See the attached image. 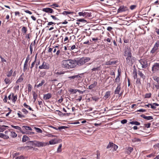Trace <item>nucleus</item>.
Masks as SVG:
<instances>
[{"label": "nucleus", "mask_w": 159, "mask_h": 159, "mask_svg": "<svg viewBox=\"0 0 159 159\" xmlns=\"http://www.w3.org/2000/svg\"><path fill=\"white\" fill-rule=\"evenodd\" d=\"M76 62L71 59L63 60L61 61V66L66 69H71L76 66Z\"/></svg>", "instance_id": "f257e3e1"}, {"label": "nucleus", "mask_w": 159, "mask_h": 159, "mask_svg": "<svg viewBox=\"0 0 159 159\" xmlns=\"http://www.w3.org/2000/svg\"><path fill=\"white\" fill-rule=\"evenodd\" d=\"M90 58L89 57H82L79 59L74 60L76 62V66L77 65L79 66H81L90 61Z\"/></svg>", "instance_id": "f03ea898"}, {"label": "nucleus", "mask_w": 159, "mask_h": 159, "mask_svg": "<svg viewBox=\"0 0 159 159\" xmlns=\"http://www.w3.org/2000/svg\"><path fill=\"white\" fill-rule=\"evenodd\" d=\"M93 62L94 63V67L91 69V70L92 72L98 71L100 70L102 68V67L101 65V61L100 60L95 61L94 60Z\"/></svg>", "instance_id": "7ed1b4c3"}, {"label": "nucleus", "mask_w": 159, "mask_h": 159, "mask_svg": "<svg viewBox=\"0 0 159 159\" xmlns=\"http://www.w3.org/2000/svg\"><path fill=\"white\" fill-rule=\"evenodd\" d=\"M126 62L127 64L130 65H132L135 61V58L132 56V55L127 57L126 58Z\"/></svg>", "instance_id": "20e7f679"}, {"label": "nucleus", "mask_w": 159, "mask_h": 159, "mask_svg": "<svg viewBox=\"0 0 159 159\" xmlns=\"http://www.w3.org/2000/svg\"><path fill=\"white\" fill-rule=\"evenodd\" d=\"M139 61L142 68H146L148 66V61L147 59H141Z\"/></svg>", "instance_id": "39448f33"}, {"label": "nucleus", "mask_w": 159, "mask_h": 159, "mask_svg": "<svg viewBox=\"0 0 159 159\" xmlns=\"http://www.w3.org/2000/svg\"><path fill=\"white\" fill-rule=\"evenodd\" d=\"M29 142L32 144L33 146L35 147H40L45 145L43 143L37 141H30Z\"/></svg>", "instance_id": "423d86ee"}, {"label": "nucleus", "mask_w": 159, "mask_h": 159, "mask_svg": "<svg viewBox=\"0 0 159 159\" xmlns=\"http://www.w3.org/2000/svg\"><path fill=\"white\" fill-rule=\"evenodd\" d=\"M159 47V41H157L154 44L153 47L151 51L150 52L152 54L157 53L158 48Z\"/></svg>", "instance_id": "0eeeda50"}, {"label": "nucleus", "mask_w": 159, "mask_h": 159, "mask_svg": "<svg viewBox=\"0 0 159 159\" xmlns=\"http://www.w3.org/2000/svg\"><path fill=\"white\" fill-rule=\"evenodd\" d=\"M152 70L154 73L159 72V63H154L152 66Z\"/></svg>", "instance_id": "6e6552de"}, {"label": "nucleus", "mask_w": 159, "mask_h": 159, "mask_svg": "<svg viewBox=\"0 0 159 159\" xmlns=\"http://www.w3.org/2000/svg\"><path fill=\"white\" fill-rule=\"evenodd\" d=\"M39 68L41 69H48L49 68V64L43 61V62L42 64L41 65H40L39 66Z\"/></svg>", "instance_id": "1a4fd4ad"}, {"label": "nucleus", "mask_w": 159, "mask_h": 159, "mask_svg": "<svg viewBox=\"0 0 159 159\" xmlns=\"http://www.w3.org/2000/svg\"><path fill=\"white\" fill-rule=\"evenodd\" d=\"M124 55L125 56L128 57L132 55L131 50L129 48L127 47L125 49Z\"/></svg>", "instance_id": "9d476101"}, {"label": "nucleus", "mask_w": 159, "mask_h": 159, "mask_svg": "<svg viewBox=\"0 0 159 159\" xmlns=\"http://www.w3.org/2000/svg\"><path fill=\"white\" fill-rule=\"evenodd\" d=\"M61 141V140L60 139H54L50 141L49 143L50 144H54L60 143Z\"/></svg>", "instance_id": "9b49d317"}, {"label": "nucleus", "mask_w": 159, "mask_h": 159, "mask_svg": "<svg viewBox=\"0 0 159 159\" xmlns=\"http://www.w3.org/2000/svg\"><path fill=\"white\" fill-rule=\"evenodd\" d=\"M127 10V8L126 6H120L117 10V12L120 13L125 11Z\"/></svg>", "instance_id": "f8f14e48"}, {"label": "nucleus", "mask_w": 159, "mask_h": 159, "mask_svg": "<svg viewBox=\"0 0 159 159\" xmlns=\"http://www.w3.org/2000/svg\"><path fill=\"white\" fill-rule=\"evenodd\" d=\"M21 129L24 131L27 132L28 130H32V129L30 126L27 125H23L22 126Z\"/></svg>", "instance_id": "ddd939ff"}, {"label": "nucleus", "mask_w": 159, "mask_h": 159, "mask_svg": "<svg viewBox=\"0 0 159 159\" xmlns=\"http://www.w3.org/2000/svg\"><path fill=\"white\" fill-rule=\"evenodd\" d=\"M80 77V76L79 75H77L69 76L68 77V78L70 80H71L72 81H74L75 80H77Z\"/></svg>", "instance_id": "4468645a"}, {"label": "nucleus", "mask_w": 159, "mask_h": 159, "mask_svg": "<svg viewBox=\"0 0 159 159\" xmlns=\"http://www.w3.org/2000/svg\"><path fill=\"white\" fill-rule=\"evenodd\" d=\"M78 15L79 16H82L83 17H87L89 16V13L83 11L79 12Z\"/></svg>", "instance_id": "2eb2a0df"}, {"label": "nucleus", "mask_w": 159, "mask_h": 159, "mask_svg": "<svg viewBox=\"0 0 159 159\" xmlns=\"http://www.w3.org/2000/svg\"><path fill=\"white\" fill-rule=\"evenodd\" d=\"M117 61H113L110 60L108 61H107L105 63V64L106 65H114L117 63Z\"/></svg>", "instance_id": "dca6fc26"}, {"label": "nucleus", "mask_w": 159, "mask_h": 159, "mask_svg": "<svg viewBox=\"0 0 159 159\" xmlns=\"http://www.w3.org/2000/svg\"><path fill=\"white\" fill-rule=\"evenodd\" d=\"M42 10L44 12L51 13H52L53 12V11L52 9L48 7L44 8Z\"/></svg>", "instance_id": "f3484780"}, {"label": "nucleus", "mask_w": 159, "mask_h": 159, "mask_svg": "<svg viewBox=\"0 0 159 159\" xmlns=\"http://www.w3.org/2000/svg\"><path fill=\"white\" fill-rule=\"evenodd\" d=\"M11 126L12 128L18 130H19L20 132L22 133L23 134H25V132L24 131L22 130L21 128L19 126H14L13 125H11Z\"/></svg>", "instance_id": "a211bd4d"}, {"label": "nucleus", "mask_w": 159, "mask_h": 159, "mask_svg": "<svg viewBox=\"0 0 159 159\" xmlns=\"http://www.w3.org/2000/svg\"><path fill=\"white\" fill-rule=\"evenodd\" d=\"M11 95H12L11 100L12 102L15 103L17 99V96L16 95H15L13 93H11Z\"/></svg>", "instance_id": "6ab92c4d"}, {"label": "nucleus", "mask_w": 159, "mask_h": 159, "mask_svg": "<svg viewBox=\"0 0 159 159\" xmlns=\"http://www.w3.org/2000/svg\"><path fill=\"white\" fill-rule=\"evenodd\" d=\"M120 90V84H118L117 87L116 88L115 91V93L119 94Z\"/></svg>", "instance_id": "aec40b11"}, {"label": "nucleus", "mask_w": 159, "mask_h": 159, "mask_svg": "<svg viewBox=\"0 0 159 159\" xmlns=\"http://www.w3.org/2000/svg\"><path fill=\"white\" fill-rule=\"evenodd\" d=\"M113 147H114L115 148L116 147V148H118V146L113 143H111L110 142L107 146V148H112Z\"/></svg>", "instance_id": "412c9836"}, {"label": "nucleus", "mask_w": 159, "mask_h": 159, "mask_svg": "<svg viewBox=\"0 0 159 159\" xmlns=\"http://www.w3.org/2000/svg\"><path fill=\"white\" fill-rule=\"evenodd\" d=\"M52 97V95L50 93L44 94L43 96V99L45 100H48L50 99Z\"/></svg>", "instance_id": "4be33fe9"}, {"label": "nucleus", "mask_w": 159, "mask_h": 159, "mask_svg": "<svg viewBox=\"0 0 159 159\" xmlns=\"http://www.w3.org/2000/svg\"><path fill=\"white\" fill-rule=\"evenodd\" d=\"M141 116L144 119H146L148 120H151L153 119L152 117V116H146L143 114L141 115Z\"/></svg>", "instance_id": "5701e85b"}, {"label": "nucleus", "mask_w": 159, "mask_h": 159, "mask_svg": "<svg viewBox=\"0 0 159 159\" xmlns=\"http://www.w3.org/2000/svg\"><path fill=\"white\" fill-rule=\"evenodd\" d=\"M24 75V74L23 73H22L19 78L17 80L16 83H20L22 82L24 80V78L23 77Z\"/></svg>", "instance_id": "b1692460"}, {"label": "nucleus", "mask_w": 159, "mask_h": 159, "mask_svg": "<svg viewBox=\"0 0 159 159\" xmlns=\"http://www.w3.org/2000/svg\"><path fill=\"white\" fill-rule=\"evenodd\" d=\"M97 85V82L94 81V83L90 85L89 87V89H91L94 88Z\"/></svg>", "instance_id": "393cba45"}, {"label": "nucleus", "mask_w": 159, "mask_h": 159, "mask_svg": "<svg viewBox=\"0 0 159 159\" xmlns=\"http://www.w3.org/2000/svg\"><path fill=\"white\" fill-rule=\"evenodd\" d=\"M138 74L142 79L143 80L145 79L146 77L145 76L141 71H139L138 72Z\"/></svg>", "instance_id": "a878e982"}, {"label": "nucleus", "mask_w": 159, "mask_h": 159, "mask_svg": "<svg viewBox=\"0 0 159 159\" xmlns=\"http://www.w3.org/2000/svg\"><path fill=\"white\" fill-rule=\"evenodd\" d=\"M11 137L13 138L16 137L17 135L16 134L14 131H10V133Z\"/></svg>", "instance_id": "bb28decb"}, {"label": "nucleus", "mask_w": 159, "mask_h": 159, "mask_svg": "<svg viewBox=\"0 0 159 159\" xmlns=\"http://www.w3.org/2000/svg\"><path fill=\"white\" fill-rule=\"evenodd\" d=\"M29 138L26 135H24L22 139V141L23 142H25L29 140Z\"/></svg>", "instance_id": "cd10ccee"}, {"label": "nucleus", "mask_w": 159, "mask_h": 159, "mask_svg": "<svg viewBox=\"0 0 159 159\" xmlns=\"http://www.w3.org/2000/svg\"><path fill=\"white\" fill-rule=\"evenodd\" d=\"M110 91H108L106 92L104 96V98L106 99L110 95Z\"/></svg>", "instance_id": "c85d7f7f"}, {"label": "nucleus", "mask_w": 159, "mask_h": 159, "mask_svg": "<svg viewBox=\"0 0 159 159\" xmlns=\"http://www.w3.org/2000/svg\"><path fill=\"white\" fill-rule=\"evenodd\" d=\"M28 63H25L24 65L23 70L24 72H25L28 69Z\"/></svg>", "instance_id": "c756f323"}, {"label": "nucleus", "mask_w": 159, "mask_h": 159, "mask_svg": "<svg viewBox=\"0 0 159 159\" xmlns=\"http://www.w3.org/2000/svg\"><path fill=\"white\" fill-rule=\"evenodd\" d=\"M120 74L119 73L117 76L116 79H115V82L118 83V84H120L119 83L120 81V78L119 77Z\"/></svg>", "instance_id": "7c9ffc66"}, {"label": "nucleus", "mask_w": 159, "mask_h": 159, "mask_svg": "<svg viewBox=\"0 0 159 159\" xmlns=\"http://www.w3.org/2000/svg\"><path fill=\"white\" fill-rule=\"evenodd\" d=\"M73 12L71 11H64L61 14L64 15H66L69 14H73Z\"/></svg>", "instance_id": "2f4dec72"}, {"label": "nucleus", "mask_w": 159, "mask_h": 159, "mask_svg": "<svg viewBox=\"0 0 159 159\" xmlns=\"http://www.w3.org/2000/svg\"><path fill=\"white\" fill-rule=\"evenodd\" d=\"M4 81L6 84H9L11 82V80L8 78H6L5 79Z\"/></svg>", "instance_id": "473e14b6"}, {"label": "nucleus", "mask_w": 159, "mask_h": 159, "mask_svg": "<svg viewBox=\"0 0 159 159\" xmlns=\"http://www.w3.org/2000/svg\"><path fill=\"white\" fill-rule=\"evenodd\" d=\"M136 84L137 86H139L141 84V83L140 81V79L139 78H137L136 82Z\"/></svg>", "instance_id": "72a5a7b5"}, {"label": "nucleus", "mask_w": 159, "mask_h": 159, "mask_svg": "<svg viewBox=\"0 0 159 159\" xmlns=\"http://www.w3.org/2000/svg\"><path fill=\"white\" fill-rule=\"evenodd\" d=\"M36 57H37V55H36V56H35V60L32 63V64H31V66H30V67L31 69V70H32V68L34 67V66L35 65V61H36Z\"/></svg>", "instance_id": "f704fd0d"}, {"label": "nucleus", "mask_w": 159, "mask_h": 159, "mask_svg": "<svg viewBox=\"0 0 159 159\" xmlns=\"http://www.w3.org/2000/svg\"><path fill=\"white\" fill-rule=\"evenodd\" d=\"M130 123L131 124L134 125H140V123L138 122L135 121H132L130 122Z\"/></svg>", "instance_id": "c9c22d12"}, {"label": "nucleus", "mask_w": 159, "mask_h": 159, "mask_svg": "<svg viewBox=\"0 0 159 159\" xmlns=\"http://www.w3.org/2000/svg\"><path fill=\"white\" fill-rule=\"evenodd\" d=\"M133 150V148H132V147L128 148L127 149V153L128 154H129L131 153V152H132Z\"/></svg>", "instance_id": "e433bc0d"}, {"label": "nucleus", "mask_w": 159, "mask_h": 159, "mask_svg": "<svg viewBox=\"0 0 159 159\" xmlns=\"http://www.w3.org/2000/svg\"><path fill=\"white\" fill-rule=\"evenodd\" d=\"M153 79L154 80L157 82V83H159V77L157 76H154L153 77Z\"/></svg>", "instance_id": "4c0bfd02"}, {"label": "nucleus", "mask_w": 159, "mask_h": 159, "mask_svg": "<svg viewBox=\"0 0 159 159\" xmlns=\"http://www.w3.org/2000/svg\"><path fill=\"white\" fill-rule=\"evenodd\" d=\"M34 129H35L37 132L39 133H42V131L41 130V129L38 128H37L36 127H34Z\"/></svg>", "instance_id": "58836bf2"}, {"label": "nucleus", "mask_w": 159, "mask_h": 159, "mask_svg": "<svg viewBox=\"0 0 159 159\" xmlns=\"http://www.w3.org/2000/svg\"><path fill=\"white\" fill-rule=\"evenodd\" d=\"M45 83V81L44 80H41V83L37 85L36 86L37 87H39L42 86Z\"/></svg>", "instance_id": "ea45409f"}, {"label": "nucleus", "mask_w": 159, "mask_h": 159, "mask_svg": "<svg viewBox=\"0 0 159 159\" xmlns=\"http://www.w3.org/2000/svg\"><path fill=\"white\" fill-rule=\"evenodd\" d=\"M56 24V23L52 22H49L48 23L47 25L48 26L46 27V28H48L49 27L48 26H50V25H52V26H53L52 25H55Z\"/></svg>", "instance_id": "a19ab883"}, {"label": "nucleus", "mask_w": 159, "mask_h": 159, "mask_svg": "<svg viewBox=\"0 0 159 159\" xmlns=\"http://www.w3.org/2000/svg\"><path fill=\"white\" fill-rule=\"evenodd\" d=\"M62 147V144H60L57 148V152H60L61 151V148Z\"/></svg>", "instance_id": "79ce46f5"}, {"label": "nucleus", "mask_w": 159, "mask_h": 159, "mask_svg": "<svg viewBox=\"0 0 159 159\" xmlns=\"http://www.w3.org/2000/svg\"><path fill=\"white\" fill-rule=\"evenodd\" d=\"M30 60V58L29 56L28 55L26 58V60H25V63H28L29 62V63H30V61H29Z\"/></svg>", "instance_id": "37998d69"}, {"label": "nucleus", "mask_w": 159, "mask_h": 159, "mask_svg": "<svg viewBox=\"0 0 159 159\" xmlns=\"http://www.w3.org/2000/svg\"><path fill=\"white\" fill-rule=\"evenodd\" d=\"M12 73L13 71L12 70H11L9 72L7 73V76L8 77H10L12 75Z\"/></svg>", "instance_id": "c03bdc74"}, {"label": "nucleus", "mask_w": 159, "mask_h": 159, "mask_svg": "<svg viewBox=\"0 0 159 159\" xmlns=\"http://www.w3.org/2000/svg\"><path fill=\"white\" fill-rule=\"evenodd\" d=\"M23 33H24V34H25L27 30V28L25 27H23L21 30Z\"/></svg>", "instance_id": "a18cd8bd"}, {"label": "nucleus", "mask_w": 159, "mask_h": 159, "mask_svg": "<svg viewBox=\"0 0 159 159\" xmlns=\"http://www.w3.org/2000/svg\"><path fill=\"white\" fill-rule=\"evenodd\" d=\"M24 106L27 108L29 109L30 110H32V109L29 105L26 104L25 103H24Z\"/></svg>", "instance_id": "49530a36"}, {"label": "nucleus", "mask_w": 159, "mask_h": 159, "mask_svg": "<svg viewBox=\"0 0 159 159\" xmlns=\"http://www.w3.org/2000/svg\"><path fill=\"white\" fill-rule=\"evenodd\" d=\"M133 75L134 78L136 79L137 77V72L136 70H134L133 71Z\"/></svg>", "instance_id": "de8ad7c7"}, {"label": "nucleus", "mask_w": 159, "mask_h": 159, "mask_svg": "<svg viewBox=\"0 0 159 159\" xmlns=\"http://www.w3.org/2000/svg\"><path fill=\"white\" fill-rule=\"evenodd\" d=\"M50 6L51 7L54 8H55V7H59V5L56 3H54L53 4L51 5Z\"/></svg>", "instance_id": "09e8293b"}, {"label": "nucleus", "mask_w": 159, "mask_h": 159, "mask_svg": "<svg viewBox=\"0 0 159 159\" xmlns=\"http://www.w3.org/2000/svg\"><path fill=\"white\" fill-rule=\"evenodd\" d=\"M32 86L30 84H29L28 85V91L29 92L31 91L32 90Z\"/></svg>", "instance_id": "8fccbe9b"}, {"label": "nucleus", "mask_w": 159, "mask_h": 159, "mask_svg": "<svg viewBox=\"0 0 159 159\" xmlns=\"http://www.w3.org/2000/svg\"><path fill=\"white\" fill-rule=\"evenodd\" d=\"M33 98L34 99V101H35L36 100V99L37 98V94L35 92H33Z\"/></svg>", "instance_id": "3c124183"}, {"label": "nucleus", "mask_w": 159, "mask_h": 159, "mask_svg": "<svg viewBox=\"0 0 159 159\" xmlns=\"http://www.w3.org/2000/svg\"><path fill=\"white\" fill-rule=\"evenodd\" d=\"M17 115H18L19 117H25V116L23 115H22L21 112H20V111H19L17 113Z\"/></svg>", "instance_id": "603ef678"}, {"label": "nucleus", "mask_w": 159, "mask_h": 159, "mask_svg": "<svg viewBox=\"0 0 159 159\" xmlns=\"http://www.w3.org/2000/svg\"><path fill=\"white\" fill-rule=\"evenodd\" d=\"M151 96V93H146L145 95V98H150Z\"/></svg>", "instance_id": "864d4df0"}, {"label": "nucleus", "mask_w": 159, "mask_h": 159, "mask_svg": "<svg viewBox=\"0 0 159 159\" xmlns=\"http://www.w3.org/2000/svg\"><path fill=\"white\" fill-rule=\"evenodd\" d=\"M56 112H58L57 114L61 116H62L63 113L59 110H56Z\"/></svg>", "instance_id": "5fc2aeb1"}, {"label": "nucleus", "mask_w": 159, "mask_h": 159, "mask_svg": "<svg viewBox=\"0 0 159 159\" xmlns=\"http://www.w3.org/2000/svg\"><path fill=\"white\" fill-rule=\"evenodd\" d=\"M24 157L23 156L21 155L17 157H16L15 159H24Z\"/></svg>", "instance_id": "6e6d98bb"}, {"label": "nucleus", "mask_w": 159, "mask_h": 159, "mask_svg": "<svg viewBox=\"0 0 159 159\" xmlns=\"http://www.w3.org/2000/svg\"><path fill=\"white\" fill-rule=\"evenodd\" d=\"M92 99H93V100H94L95 101H97L99 99V98H97L96 97H92Z\"/></svg>", "instance_id": "4d7b16f0"}, {"label": "nucleus", "mask_w": 159, "mask_h": 159, "mask_svg": "<svg viewBox=\"0 0 159 159\" xmlns=\"http://www.w3.org/2000/svg\"><path fill=\"white\" fill-rule=\"evenodd\" d=\"M140 140L139 139H138L137 138H134L132 140V141L133 142H138L140 141Z\"/></svg>", "instance_id": "13d9d810"}, {"label": "nucleus", "mask_w": 159, "mask_h": 159, "mask_svg": "<svg viewBox=\"0 0 159 159\" xmlns=\"http://www.w3.org/2000/svg\"><path fill=\"white\" fill-rule=\"evenodd\" d=\"M51 17L54 20H58L59 19L56 17L55 16L51 15Z\"/></svg>", "instance_id": "bf43d9fd"}, {"label": "nucleus", "mask_w": 159, "mask_h": 159, "mask_svg": "<svg viewBox=\"0 0 159 159\" xmlns=\"http://www.w3.org/2000/svg\"><path fill=\"white\" fill-rule=\"evenodd\" d=\"M56 54L57 56H58L60 55H61V52H60V51L59 50H57V51L56 53Z\"/></svg>", "instance_id": "052dcab7"}, {"label": "nucleus", "mask_w": 159, "mask_h": 159, "mask_svg": "<svg viewBox=\"0 0 159 159\" xmlns=\"http://www.w3.org/2000/svg\"><path fill=\"white\" fill-rule=\"evenodd\" d=\"M22 111L26 114H27L28 113V111L25 108L22 109Z\"/></svg>", "instance_id": "680f3d73"}, {"label": "nucleus", "mask_w": 159, "mask_h": 159, "mask_svg": "<svg viewBox=\"0 0 159 159\" xmlns=\"http://www.w3.org/2000/svg\"><path fill=\"white\" fill-rule=\"evenodd\" d=\"M67 128V127H66V126H61L59 127H58V129L59 130H61V129H66Z\"/></svg>", "instance_id": "e2e57ef3"}, {"label": "nucleus", "mask_w": 159, "mask_h": 159, "mask_svg": "<svg viewBox=\"0 0 159 159\" xmlns=\"http://www.w3.org/2000/svg\"><path fill=\"white\" fill-rule=\"evenodd\" d=\"M70 50H73L76 48V46L75 45H73L72 46H70Z\"/></svg>", "instance_id": "0e129e2a"}, {"label": "nucleus", "mask_w": 159, "mask_h": 159, "mask_svg": "<svg viewBox=\"0 0 159 159\" xmlns=\"http://www.w3.org/2000/svg\"><path fill=\"white\" fill-rule=\"evenodd\" d=\"M127 122V120L126 119L122 120L121 121V123L122 124L126 123Z\"/></svg>", "instance_id": "69168bd1"}, {"label": "nucleus", "mask_w": 159, "mask_h": 159, "mask_svg": "<svg viewBox=\"0 0 159 159\" xmlns=\"http://www.w3.org/2000/svg\"><path fill=\"white\" fill-rule=\"evenodd\" d=\"M145 126V127L147 128H149L150 127L151 124L150 123H148L146 124H145L144 125Z\"/></svg>", "instance_id": "338daca9"}, {"label": "nucleus", "mask_w": 159, "mask_h": 159, "mask_svg": "<svg viewBox=\"0 0 159 159\" xmlns=\"http://www.w3.org/2000/svg\"><path fill=\"white\" fill-rule=\"evenodd\" d=\"M154 85L156 88L157 89H159V83H157V84H154Z\"/></svg>", "instance_id": "774afa93"}]
</instances>
